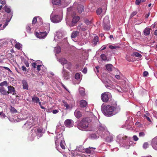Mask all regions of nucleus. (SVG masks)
I'll return each mask as SVG.
<instances>
[{
	"label": "nucleus",
	"mask_w": 157,
	"mask_h": 157,
	"mask_svg": "<svg viewBox=\"0 0 157 157\" xmlns=\"http://www.w3.org/2000/svg\"><path fill=\"white\" fill-rule=\"evenodd\" d=\"M75 78L76 79H79L80 78V75L78 73H77L75 75Z\"/></svg>",
	"instance_id": "a18cd8bd"
},
{
	"label": "nucleus",
	"mask_w": 157,
	"mask_h": 157,
	"mask_svg": "<svg viewBox=\"0 0 157 157\" xmlns=\"http://www.w3.org/2000/svg\"><path fill=\"white\" fill-rule=\"evenodd\" d=\"M52 3L53 5H60L61 4V0H52Z\"/></svg>",
	"instance_id": "393cba45"
},
{
	"label": "nucleus",
	"mask_w": 157,
	"mask_h": 157,
	"mask_svg": "<svg viewBox=\"0 0 157 157\" xmlns=\"http://www.w3.org/2000/svg\"><path fill=\"white\" fill-rule=\"evenodd\" d=\"M32 101L36 103H39V104L41 105V102H40V100L39 98L36 96H34L32 98Z\"/></svg>",
	"instance_id": "dca6fc26"
},
{
	"label": "nucleus",
	"mask_w": 157,
	"mask_h": 157,
	"mask_svg": "<svg viewBox=\"0 0 157 157\" xmlns=\"http://www.w3.org/2000/svg\"><path fill=\"white\" fill-rule=\"evenodd\" d=\"M109 17L106 16L103 20V26L105 30H109L110 27L109 26Z\"/></svg>",
	"instance_id": "20e7f679"
},
{
	"label": "nucleus",
	"mask_w": 157,
	"mask_h": 157,
	"mask_svg": "<svg viewBox=\"0 0 157 157\" xmlns=\"http://www.w3.org/2000/svg\"><path fill=\"white\" fill-rule=\"evenodd\" d=\"M50 18L52 21L53 23H57L61 21L62 17L61 16L57 15H51Z\"/></svg>",
	"instance_id": "39448f33"
},
{
	"label": "nucleus",
	"mask_w": 157,
	"mask_h": 157,
	"mask_svg": "<svg viewBox=\"0 0 157 157\" xmlns=\"http://www.w3.org/2000/svg\"><path fill=\"white\" fill-rule=\"evenodd\" d=\"M26 31L28 32H29L31 31V29L30 26L28 25L26 26Z\"/></svg>",
	"instance_id": "864d4df0"
},
{
	"label": "nucleus",
	"mask_w": 157,
	"mask_h": 157,
	"mask_svg": "<svg viewBox=\"0 0 157 157\" xmlns=\"http://www.w3.org/2000/svg\"><path fill=\"white\" fill-rule=\"evenodd\" d=\"M10 111L13 113H16L17 112L16 109L14 107H11Z\"/></svg>",
	"instance_id": "49530a36"
},
{
	"label": "nucleus",
	"mask_w": 157,
	"mask_h": 157,
	"mask_svg": "<svg viewBox=\"0 0 157 157\" xmlns=\"http://www.w3.org/2000/svg\"><path fill=\"white\" fill-rule=\"evenodd\" d=\"M65 142L64 140L63 139V140H62L60 142V145L61 147L63 149H65Z\"/></svg>",
	"instance_id": "c756f323"
},
{
	"label": "nucleus",
	"mask_w": 157,
	"mask_h": 157,
	"mask_svg": "<svg viewBox=\"0 0 157 157\" xmlns=\"http://www.w3.org/2000/svg\"><path fill=\"white\" fill-rule=\"evenodd\" d=\"M101 58L104 60H107V58L104 54H101Z\"/></svg>",
	"instance_id": "79ce46f5"
},
{
	"label": "nucleus",
	"mask_w": 157,
	"mask_h": 157,
	"mask_svg": "<svg viewBox=\"0 0 157 157\" xmlns=\"http://www.w3.org/2000/svg\"><path fill=\"white\" fill-rule=\"evenodd\" d=\"M144 117L149 122H151V119L148 116H147L146 115H144Z\"/></svg>",
	"instance_id": "3c124183"
},
{
	"label": "nucleus",
	"mask_w": 157,
	"mask_h": 157,
	"mask_svg": "<svg viewBox=\"0 0 157 157\" xmlns=\"http://www.w3.org/2000/svg\"><path fill=\"white\" fill-rule=\"evenodd\" d=\"M101 99L103 102H107L109 99L108 93L107 92L102 93L101 95Z\"/></svg>",
	"instance_id": "6e6552de"
},
{
	"label": "nucleus",
	"mask_w": 157,
	"mask_h": 157,
	"mask_svg": "<svg viewBox=\"0 0 157 157\" xmlns=\"http://www.w3.org/2000/svg\"><path fill=\"white\" fill-rule=\"evenodd\" d=\"M63 105L66 107V109H70V107L69 105L65 102H63Z\"/></svg>",
	"instance_id": "e433bc0d"
},
{
	"label": "nucleus",
	"mask_w": 157,
	"mask_h": 157,
	"mask_svg": "<svg viewBox=\"0 0 157 157\" xmlns=\"http://www.w3.org/2000/svg\"><path fill=\"white\" fill-rule=\"evenodd\" d=\"M99 129L101 130H103L105 129V126L102 124H100L99 126Z\"/></svg>",
	"instance_id": "a19ab883"
},
{
	"label": "nucleus",
	"mask_w": 157,
	"mask_h": 157,
	"mask_svg": "<svg viewBox=\"0 0 157 157\" xmlns=\"http://www.w3.org/2000/svg\"><path fill=\"white\" fill-rule=\"evenodd\" d=\"M65 2L67 4H69L71 2V0H64Z\"/></svg>",
	"instance_id": "0e129e2a"
},
{
	"label": "nucleus",
	"mask_w": 157,
	"mask_h": 157,
	"mask_svg": "<svg viewBox=\"0 0 157 157\" xmlns=\"http://www.w3.org/2000/svg\"><path fill=\"white\" fill-rule=\"evenodd\" d=\"M99 68V67L98 66H97L95 67V68L94 69V71L95 72L97 73H98L99 72V71L98 70V69Z\"/></svg>",
	"instance_id": "8fccbe9b"
},
{
	"label": "nucleus",
	"mask_w": 157,
	"mask_h": 157,
	"mask_svg": "<svg viewBox=\"0 0 157 157\" xmlns=\"http://www.w3.org/2000/svg\"><path fill=\"white\" fill-rule=\"evenodd\" d=\"M33 120L30 119V121H27L24 125L23 127L25 129L28 130L29 129L32 125Z\"/></svg>",
	"instance_id": "0eeeda50"
},
{
	"label": "nucleus",
	"mask_w": 157,
	"mask_h": 157,
	"mask_svg": "<svg viewBox=\"0 0 157 157\" xmlns=\"http://www.w3.org/2000/svg\"><path fill=\"white\" fill-rule=\"evenodd\" d=\"M0 3L2 5H4L6 4L5 0H0Z\"/></svg>",
	"instance_id": "5fc2aeb1"
},
{
	"label": "nucleus",
	"mask_w": 157,
	"mask_h": 157,
	"mask_svg": "<svg viewBox=\"0 0 157 157\" xmlns=\"http://www.w3.org/2000/svg\"><path fill=\"white\" fill-rule=\"evenodd\" d=\"M43 131L42 128L35 127L31 130V133L33 135H36L37 136L40 137L42 136L43 133Z\"/></svg>",
	"instance_id": "7ed1b4c3"
},
{
	"label": "nucleus",
	"mask_w": 157,
	"mask_h": 157,
	"mask_svg": "<svg viewBox=\"0 0 157 157\" xmlns=\"http://www.w3.org/2000/svg\"><path fill=\"white\" fill-rule=\"evenodd\" d=\"M77 9L79 13H82L84 10V7L83 5H79Z\"/></svg>",
	"instance_id": "b1692460"
},
{
	"label": "nucleus",
	"mask_w": 157,
	"mask_h": 157,
	"mask_svg": "<svg viewBox=\"0 0 157 157\" xmlns=\"http://www.w3.org/2000/svg\"><path fill=\"white\" fill-rule=\"evenodd\" d=\"M23 88L24 89L28 90V86L27 81L25 80L22 81Z\"/></svg>",
	"instance_id": "5701e85b"
},
{
	"label": "nucleus",
	"mask_w": 157,
	"mask_h": 157,
	"mask_svg": "<svg viewBox=\"0 0 157 157\" xmlns=\"http://www.w3.org/2000/svg\"><path fill=\"white\" fill-rule=\"evenodd\" d=\"M88 118L83 119L81 121L77 122V127L80 130H82L83 129L86 128L88 127L89 124Z\"/></svg>",
	"instance_id": "f03ea898"
},
{
	"label": "nucleus",
	"mask_w": 157,
	"mask_h": 157,
	"mask_svg": "<svg viewBox=\"0 0 157 157\" xmlns=\"http://www.w3.org/2000/svg\"><path fill=\"white\" fill-rule=\"evenodd\" d=\"M75 115V116L78 118H80L82 116V114L80 111L77 110H76L74 113Z\"/></svg>",
	"instance_id": "bb28decb"
},
{
	"label": "nucleus",
	"mask_w": 157,
	"mask_h": 157,
	"mask_svg": "<svg viewBox=\"0 0 157 157\" xmlns=\"http://www.w3.org/2000/svg\"><path fill=\"white\" fill-rule=\"evenodd\" d=\"M58 61L63 65H64L67 63V61L65 59L61 58L58 60Z\"/></svg>",
	"instance_id": "412c9836"
},
{
	"label": "nucleus",
	"mask_w": 157,
	"mask_h": 157,
	"mask_svg": "<svg viewBox=\"0 0 157 157\" xmlns=\"http://www.w3.org/2000/svg\"><path fill=\"white\" fill-rule=\"evenodd\" d=\"M12 16L13 15H12V13H11L10 14V18L8 16H7L6 21L3 26V27L4 28H5L8 25V22L10 21Z\"/></svg>",
	"instance_id": "f3484780"
},
{
	"label": "nucleus",
	"mask_w": 157,
	"mask_h": 157,
	"mask_svg": "<svg viewBox=\"0 0 157 157\" xmlns=\"http://www.w3.org/2000/svg\"><path fill=\"white\" fill-rule=\"evenodd\" d=\"M148 146V144L147 143H144L143 145V147L144 149H146Z\"/></svg>",
	"instance_id": "603ef678"
},
{
	"label": "nucleus",
	"mask_w": 157,
	"mask_h": 157,
	"mask_svg": "<svg viewBox=\"0 0 157 157\" xmlns=\"http://www.w3.org/2000/svg\"><path fill=\"white\" fill-rule=\"evenodd\" d=\"M41 66V65H37V69L38 71H39L40 70V68Z\"/></svg>",
	"instance_id": "680f3d73"
},
{
	"label": "nucleus",
	"mask_w": 157,
	"mask_h": 157,
	"mask_svg": "<svg viewBox=\"0 0 157 157\" xmlns=\"http://www.w3.org/2000/svg\"><path fill=\"white\" fill-rule=\"evenodd\" d=\"M77 151L82 153H85L86 148H84L82 145H79L77 147Z\"/></svg>",
	"instance_id": "a211bd4d"
},
{
	"label": "nucleus",
	"mask_w": 157,
	"mask_h": 157,
	"mask_svg": "<svg viewBox=\"0 0 157 157\" xmlns=\"http://www.w3.org/2000/svg\"><path fill=\"white\" fill-rule=\"evenodd\" d=\"M79 34V31H73L72 33L71 37L72 39L75 38L76 37L78 36Z\"/></svg>",
	"instance_id": "2eb2a0df"
},
{
	"label": "nucleus",
	"mask_w": 157,
	"mask_h": 157,
	"mask_svg": "<svg viewBox=\"0 0 157 157\" xmlns=\"http://www.w3.org/2000/svg\"><path fill=\"white\" fill-rule=\"evenodd\" d=\"M101 110L104 114L106 116H111L120 111V108L116 104L112 105H107L101 106Z\"/></svg>",
	"instance_id": "f257e3e1"
},
{
	"label": "nucleus",
	"mask_w": 157,
	"mask_h": 157,
	"mask_svg": "<svg viewBox=\"0 0 157 157\" xmlns=\"http://www.w3.org/2000/svg\"><path fill=\"white\" fill-rule=\"evenodd\" d=\"M145 136V133L144 132H142L139 133V136L140 137H144Z\"/></svg>",
	"instance_id": "6e6d98bb"
},
{
	"label": "nucleus",
	"mask_w": 157,
	"mask_h": 157,
	"mask_svg": "<svg viewBox=\"0 0 157 157\" xmlns=\"http://www.w3.org/2000/svg\"><path fill=\"white\" fill-rule=\"evenodd\" d=\"M79 18V17L78 16H75L73 17L72 21V23L70 25V26H74L75 24L78 21Z\"/></svg>",
	"instance_id": "9b49d317"
},
{
	"label": "nucleus",
	"mask_w": 157,
	"mask_h": 157,
	"mask_svg": "<svg viewBox=\"0 0 157 157\" xmlns=\"http://www.w3.org/2000/svg\"><path fill=\"white\" fill-rule=\"evenodd\" d=\"M4 9L5 12L7 13H9V16H8L10 18V14L11 13L13 14L11 12V9L10 8L8 7L7 6H4Z\"/></svg>",
	"instance_id": "aec40b11"
},
{
	"label": "nucleus",
	"mask_w": 157,
	"mask_h": 157,
	"mask_svg": "<svg viewBox=\"0 0 157 157\" xmlns=\"http://www.w3.org/2000/svg\"><path fill=\"white\" fill-rule=\"evenodd\" d=\"M150 30L151 29L149 28H146L144 31V34L146 36L149 35L150 32Z\"/></svg>",
	"instance_id": "c85d7f7f"
},
{
	"label": "nucleus",
	"mask_w": 157,
	"mask_h": 157,
	"mask_svg": "<svg viewBox=\"0 0 157 157\" xmlns=\"http://www.w3.org/2000/svg\"><path fill=\"white\" fill-rule=\"evenodd\" d=\"M109 48L111 49H114L117 48H119V47L116 46L109 45Z\"/></svg>",
	"instance_id": "c03bdc74"
},
{
	"label": "nucleus",
	"mask_w": 157,
	"mask_h": 157,
	"mask_svg": "<svg viewBox=\"0 0 157 157\" xmlns=\"http://www.w3.org/2000/svg\"><path fill=\"white\" fill-rule=\"evenodd\" d=\"M58 111L57 110H54L53 111L52 113L53 114H56L58 113Z\"/></svg>",
	"instance_id": "69168bd1"
},
{
	"label": "nucleus",
	"mask_w": 157,
	"mask_h": 157,
	"mask_svg": "<svg viewBox=\"0 0 157 157\" xmlns=\"http://www.w3.org/2000/svg\"><path fill=\"white\" fill-rule=\"evenodd\" d=\"M65 125L67 127L71 128L74 125L73 121L70 119H67L64 121Z\"/></svg>",
	"instance_id": "423d86ee"
},
{
	"label": "nucleus",
	"mask_w": 157,
	"mask_h": 157,
	"mask_svg": "<svg viewBox=\"0 0 157 157\" xmlns=\"http://www.w3.org/2000/svg\"><path fill=\"white\" fill-rule=\"evenodd\" d=\"M78 29L82 31H85L86 29V28L84 26L80 27V28H78Z\"/></svg>",
	"instance_id": "09e8293b"
},
{
	"label": "nucleus",
	"mask_w": 157,
	"mask_h": 157,
	"mask_svg": "<svg viewBox=\"0 0 157 157\" xmlns=\"http://www.w3.org/2000/svg\"><path fill=\"white\" fill-rule=\"evenodd\" d=\"M116 78L117 79H120V76L119 75H116L115 76Z\"/></svg>",
	"instance_id": "774afa93"
},
{
	"label": "nucleus",
	"mask_w": 157,
	"mask_h": 157,
	"mask_svg": "<svg viewBox=\"0 0 157 157\" xmlns=\"http://www.w3.org/2000/svg\"><path fill=\"white\" fill-rule=\"evenodd\" d=\"M113 67L111 64H107L106 65V69L108 71H111L112 70Z\"/></svg>",
	"instance_id": "7c9ffc66"
},
{
	"label": "nucleus",
	"mask_w": 157,
	"mask_h": 157,
	"mask_svg": "<svg viewBox=\"0 0 157 157\" xmlns=\"http://www.w3.org/2000/svg\"><path fill=\"white\" fill-rule=\"evenodd\" d=\"M132 56H135L139 58H140L142 56L141 55L137 52H134Z\"/></svg>",
	"instance_id": "473e14b6"
},
{
	"label": "nucleus",
	"mask_w": 157,
	"mask_h": 157,
	"mask_svg": "<svg viewBox=\"0 0 157 157\" xmlns=\"http://www.w3.org/2000/svg\"><path fill=\"white\" fill-rule=\"evenodd\" d=\"M7 88L8 90L7 91L8 95L9 94H12L13 95H15L16 94V90L14 87L13 86H8Z\"/></svg>",
	"instance_id": "1a4fd4ad"
},
{
	"label": "nucleus",
	"mask_w": 157,
	"mask_h": 157,
	"mask_svg": "<svg viewBox=\"0 0 157 157\" xmlns=\"http://www.w3.org/2000/svg\"><path fill=\"white\" fill-rule=\"evenodd\" d=\"M8 85V83L6 81H4L0 83V87H3L4 86H6Z\"/></svg>",
	"instance_id": "2f4dec72"
},
{
	"label": "nucleus",
	"mask_w": 157,
	"mask_h": 157,
	"mask_svg": "<svg viewBox=\"0 0 157 157\" xmlns=\"http://www.w3.org/2000/svg\"><path fill=\"white\" fill-rule=\"evenodd\" d=\"M102 9L101 8H99L97 9L96 11L97 13L99 15L101 13Z\"/></svg>",
	"instance_id": "37998d69"
},
{
	"label": "nucleus",
	"mask_w": 157,
	"mask_h": 157,
	"mask_svg": "<svg viewBox=\"0 0 157 157\" xmlns=\"http://www.w3.org/2000/svg\"><path fill=\"white\" fill-rule=\"evenodd\" d=\"M148 73L147 71H145L143 73V76L144 77H146L148 75Z\"/></svg>",
	"instance_id": "4d7b16f0"
},
{
	"label": "nucleus",
	"mask_w": 157,
	"mask_h": 157,
	"mask_svg": "<svg viewBox=\"0 0 157 157\" xmlns=\"http://www.w3.org/2000/svg\"><path fill=\"white\" fill-rule=\"evenodd\" d=\"M22 70L23 71H26V68L24 66H23L22 67Z\"/></svg>",
	"instance_id": "338daca9"
},
{
	"label": "nucleus",
	"mask_w": 157,
	"mask_h": 157,
	"mask_svg": "<svg viewBox=\"0 0 157 157\" xmlns=\"http://www.w3.org/2000/svg\"><path fill=\"white\" fill-rule=\"evenodd\" d=\"M137 13V12L136 11H134L133 12L131 15V17H133L134 15H136Z\"/></svg>",
	"instance_id": "e2e57ef3"
},
{
	"label": "nucleus",
	"mask_w": 157,
	"mask_h": 157,
	"mask_svg": "<svg viewBox=\"0 0 157 157\" xmlns=\"http://www.w3.org/2000/svg\"><path fill=\"white\" fill-rule=\"evenodd\" d=\"M145 0H136L135 3L136 5H139L141 2H145Z\"/></svg>",
	"instance_id": "4c0bfd02"
},
{
	"label": "nucleus",
	"mask_w": 157,
	"mask_h": 157,
	"mask_svg": "<svg viewBox=\"0 0 157 157\" xmlns=\"http://www.w3.org/2000/svg\"><path fill=\"white\" fill-rule=\"evenodd\" d=\"M65 67L68 69H70L71 66V64L70 62H67L66 64H65Z\"/></svg>",
	"instance_id": "f704fd0d"
},
{
	"label": "nucleus",
	"mask_w": 157,
	"mask_h": 157,
	"mask_svg": "<svg viewBox=\"0 0 157 157\" xmlns=\"http://www.w3.org/2000/svg\"><path fill=\"white\" fill-rule=\"evenodd\" d=\"M37 65V63H36L34 62L32 63V67L33 68H35L36 67V66Z\"/></svg>",
	"instance_id": "052dcab7"
},
{
	"label": "nucleus",
	"mask_w": 157,
	"mask_h": 157,
	"mask_svg": "<svg viewBox=\"0 0 157 157\" xmlns=\"http://www.w3.org/2000/svg\"><path fill=\"white\" fill-rule=\"evenodd\" d=\"M105 141L106 142L109 143L113 140V138H104Z\"/></svg>",
	"instance_id": "ea45409f"
},
{
	"label": "nucleus",
	"mask_w": 157,
	"mask_h": 157,
	"mask_svg": "<svg viewBox=\"0 0 157 157\" xmlns=\"http://www.w3.org/2000/svg\"><path fill=\"white\" fill-rule=\"evenodd\" d=\"M96 149L95 147H89L85 149V152L87 154H92L94 152V150Z\"/></svg>",
	"instance_id": "f8f14e48"
},
{
	"label": "nucleus",
	"mask_w": 157,
	"mask_h": 157,
	"mask_svg": "<svg viewBox=\"0 0 157 157\" xmlns=\"http://www.w3.org/2000/svg\"><path fill=\"white\" fill-rule=\"evenodd\" d=\"M63 70L62 72L63 76L65 78V79H66V80H67L69 78V74L68 73L64 71V67H63Z\"/></svg>",
	"instance_id": "4be33fe9"
},
{
	"label": "nucleus",
	"mask_w": 157,
	"mask_h": 157,
	"mask_svg": "<svg viewBox=\"0 0 157 157\" xmlns=\"http://www.w3.org/2000/svg\"><path fill=\"white\" fill-rule=\"evenodd\" d=\"M98 41V36H95L94 39L93 40V44L94 45V46H95L97 44V43Z\"/></svg>",
	"instance_id": "a878e982"
},
{
	"label": "nucleus",
	"mask_w": 157,
	"mask_h": 157,
	"mask_svg": "<svg viewBox=\"0 0 157 157\" xmlns=\"http://www.w3.org/2000/svg\"><path fill=\"white\" fill-rule=\"evenodd\" d=\"M87 72V68L86 67H85L84 68L83 70H82V72L84 74H86V73Z\"/></svg>",
	"instance_id": "13d9d810"
},
{
	"label": "nucleus",
	"mask_w": 157,
	"mask_h": 157,
	"mask_svg": "<svg viewBox=\"0 0 157 157\" xmlns=\"http://www.w3.org/2000/svg\"><path fill=\"white\" fill-rule=\"evenodd\" d=\"M0 93L3 95H8L7 91L4 87H0Z\"/></svg>",
	"instance_id": "4468645a"
},
{
	"label": "nucleus",
	"mask_w": 157,
	"mask_h": 157,
	"mask_svg": "<svg viewBox=\"0 0 157 157\" xmlns=\"http://www.w3.org/2000/svg\"><path fill=\"white\" fill-rule=\"evenodd\" d=\"M55 51L56 53L59 54L60 52L61 49L60 47H57L55 48Z\"/></svg>",
	"instance_id": "c9c22d12"
},
{
	"label": "nucleus",
	"mask_w": 157,
	"mask_h": 157,
	"mask_svg": "<svg viewBox=\"0 0 157 157\" xmlns=\"http://www.w3.org/2000/svg\"><path fill=\"white\" fill-rule=\"evenodd\" d=\"M47 33L46 32H40L36 33V36L39 38H44L47 35Z\"/></svg>",
	"instance_id": "9d476101"
},
{
	"label": "nucleus",
	"mask_w": 157,
	"mask_h": 157,
	"mask_svg": "<svg viewBox=\"0 0 157 157\" xmlns=\"http://www.w3.org/2000/svg\"><path fill=\"white\" fill-rule=\"evenodd\" d=\"M37 18H36V17H35L33 18V21H32V24L33 25V24H35L36 22H37Z\"/></svg>",
	"instance_id": "de8ad7c7"
},
{
	"label": "nucleus",
	"mask_w": 157,
	"mask_h": 157,
	"mask_svg": "<svg viewBox=\"0 0 157 157\" xmlns=\"http://www.w3.org/2000/svg\"><path fill=\"white\" fill-rule=\"evenodd\" d=\"M80 94L82 96H83L85 94V89L83 88H81L79 90Z\"/></svg>",
	"instance_id": "72a5a7b5"
},
{
	"label": "nucleus",
	"mask_w": 157,
	"mask_h": 157,
	"mask_svg": "<svg viewBox=\"0 0 157 157\" xmlns=\"http://www.w3.org/2000/svg\"><path fill=\"white\" fill-rule=\"evenodd\" d=\"M135 125L139 127H141V124L139 122H136Z\"/></svg>",
	"instance_id": "bf43d9fd"
},
{
	"label": "nucleus",
	"mask_w": 157,
	"mask_h": 157,
	"mask_svg": "<svg viewBox=\"0 0 157 157\" xmlns=\"http://www.w3.org/2000/svg\"><path fill=\"white\" fill-rule=\"evenodd\" d=\"M103 82L105 84V86L107 87L109 86V85L110 84L111 81L109 79H105L103 80Z\"/></svg>",
	"instance_id": "cd10ccee"
},
{
	"label": "nucleus",
	"mask_w": 157,
	"mask_h": 157,
	"mask_svg": "<svg viewBox=\"0 0 157 157\" xmlns=\"http://www.w3.org/2000/svg\"><path fill=\"white\" fill-rule=\"evenodd\" d=\"M152 146L154 149L157 150V138H153L152 139Z\"/></svg>",
	"instance_id": "ddd939ff"
},
{
	"label": "nucleus",
	"mask_w": 157,
	"mask_h": 157,
	"mask_svg": "<svg viewBox=\"0 0 157 157\" xmlns=\"http://www.w3.org/2000/svg\"><path fill=\"white\" fill-rule=\"evenodd\" d=\"M87 103L86 101L84 100H81L80 102V104L81 107H85L87 105Z\"/></svg>",
	"instance_id": "6ab92c4d"
},
{
	"label": "nucleus",
	"mask_w": 157,
	"mask_h": 157,
	"mask_svg": "<svg viewBox=\"0 0 157 157\" xmlns=\"http://www.w3.org/2000/svg\"><path fill=\"white\" fill-rule=\"evenodd\" d=\"M15 47L18 49H20L21 48V44L19 43H17L15 45Z\"/></svg>",
	"instance_id": "58836bf2"
}]
</instances>
